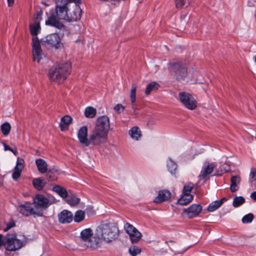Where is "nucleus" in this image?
Returning <instances> with one entry per match:
<instances>
[{"label":"nucleus","mask_w":256,"mask_h":256,"mask_svg":"<svg viewBox=\"0 0 256 256\" xmlns=\"http://www.w3.org/2000/svg\"><path fill=\"white\" fill-rule=\"evenodd\" d=\"M30 28L31 34L32 36H34V38L36 37V36L38 35L40 29L39 22H36L33 24H30Z\"/></svg>","instance_id":"33"},{"label":"nucleus","mask_w":256,"mask_h":256,"mask_svg":"<svg viewBox=\"0 0 256 256\" xmlns=\"http://www.w3.org/2000/svg\"><path fill=\"white\" fill-rule=\"evenodd\" d=\"M194 186V184L192 182H188V184H186L183 188L182 194H190V192L193 189Z\"/></svg>","instance_id":"36"},{"label":"nucleus","mask_w":256,"mask_h":256,"mask_svg":"<svg viewBox=\"0 0 256 256\" xmlns=\"http://www.w3.org/2000/svg\"><path fill=\"white\" fill-rule=\"evenodd\" d=\"M136 84H133L130 91V100L132 104V108L136 110Z\"/></svg>","instance_id":"19"},{"label":"nucleus","mask_w":256,"mask_h":256,"mask_svg":"<svg viewBox=\"0 0 256 256\" xmlns=\"http://www.w3.org/2000/svg\"><path fill=\"white\" fill-rule=\"evenodd\" d=\"M124 228L128 234L130 232H134V231L138 230L132 224L128 222L124 224Z\"/></svg>","instance_id":"38"},{"label":"nucleus","mask_w":256,"mask_h":256,"mask_svg":"<svg viewBox=\"0 0 256 256\" xmlns=\"http://www.w3.org/2000/svg\"><path fill=\"white\" fill-rule=\"evenodd\" d=\"M141 252L140 248L136 246H131L129 248V252L132 256H136Z\"/></svg>","instance_id":"39"},{"label":"nucleus","mask_w":256,"mask_h":256,"mask_svg":"<svg viewBox=\"0 0 256 256\" xmlns=\"http://www.w3.org/2000/svg\"><path fill=\"white\" fill-rule=\"evenodd\" d=\"M15 226V223L14 221L12 220V221H10L8 224H7V226H6V228H4V230L5 232L6 231H8V230H10V228H12V227H14V226Z\"/></svg>","instance_id":"44"},{"label":"nucleus","mask_w":256,"mask_h":256,"mask_svg":"<svg viewBox=\"0 0 256 256\" xmlns=\"http://www.w3.org/2000/svg\"><path fill=\"white\" fill-rule=\"evenodd\" d=\"M32 47L33 60L39 62L42 58V52L40 42L37 37L32 38Z\"/></svg>","instance_id":"11"},{"label":"nucleus","mask_w":256,"mask_h":256,"mask_svg":"<svg viewBox=\"0 0 256 256\" xmlns=\"http://www.w3.org/2000/svg\"><path fill=\"white\" fill-rule=\"evenodd\" d=\"M128 234L132 244L138 242L142 236V234L138 230L134 231V232H130Z\"/></svg>","instance_id":"28"},{"label":"nucleus","mask_w":256,"mask_h":256,"mask_svg":"<svg viewBox=\"0 0 256 256\" xmlns=\"http://www.w3.org/2000/svg\"><path fill=\"white\" fill-rule=\"evenodd\" d=\"M215 167L214 163H210L209 162L206 161L203 164L200 176L204 178L210 175L213 172Z\"/></svg>","instance_id":"15"},{"label":"nucleus","mask_w":256,"mask_h":256,"mask_svg":"<svg viewBox=\"0 0 256 256\" xmlns=\"http://www.w3.org/2000/svg\"><path fill=\"white\" fill-rule=\"evenodd\" d=\"M178 96L180 100L187 108L192 110L196 108L197 102L190 94L180 92Z\"/></svg>","instance_id":"8"},{"label":"nucleus","mask_w":256,"mask_h":256,"mask_svg":"<svg viewBox=\"0 0 256 256\" xmlns=\"http://www.w3.org/2000/svg\"><path fill=\"white\" fill-rule=\"evenodd\" d=\"M54 174L52 170H49L47 174V176L50 180H54L56 178L54 176Z\"/></svg>","instance_id":"43"},{"label":"nucleus","mask_w":256,"mask_h":256,"mask_svg":"<svg viewBox=\"0 0 256 256\" xmlns=\"http://www.w3.org/2000/svg\"><path fill=\"white\" fill-rule=\"evenodd\" d=\"M58 220L62 224L70 223L73 220V214L71 212L64 210L58 214Z\"/></svg>","instance_id":"14"},{"label":"nucleus","mask_w":256,"mask_h":256,"mask_svg":"<svg viewBox=\"0 0 256 256\" xmlns=\"http://www.w3.org/2000/svg\"><path fill=\"white\" fill-rule=\"evenodd\" d=\"M159 87V84L156 82H152L150 83L146 88L145 90L146 94H150L152 91L158 90Z\"/></svg>","instance_id":"30"},{"label":"nucleus","mask_w":256,"mask_h":256,"mask_svg":"<svg viewBox=\"0 0 256 256\" xmlns=\"http://www.w3.org/2000/svg\"><path fill=\"white\" fill-rule=\"evenodd\" d=\"M96 114V108L88 106L85 109L84 114L86 118H93Z\"/></svg>","instance_id":"32"},{"label":"nucleus","mask_w":256,"mask_h":256,"mask_svg":"<svg viewBox=\"0 0 256 256\" xmlns=\"http://www.w3.org/2000/svg\"><path fill=\"white\" fill-rule=\"evenodd\" d=\"M42 40L44 42L54 46L56 48H60L63 46V44L60 42L59 36L56 33L48 35Z\"/></svg>","instance_id":"12"},{"label":"nucleus","mask_w":256,"mask_h":256,"mask_svg":"<svg viewBox=\"0 0 256 256\" xmlns=\"http://www.w3.org/2000/svg\"><path fill=\"white\" fill-rule=\"evenodd\" d=\"M95 234L100 244L101 240L110 242L118 238V228L114 223H102L97 228Z\"/></svg>","instance_id":"3"},{"label":"nucleus","mask_w":256,"mask_h":256,"mask_svg":"<svg viewBox=\"0 0 256 256\" xmlns=\"http://www.w3.org/2000/svg\"><path fill=\"white\" fill-rule=\"evenodd\" d=\"M4 146L5 150H9L14 152L13 150L8 146L6 144H4Z\"/></svg>","instance_id":"45"},{"label":"nucleus","mask_w":256,"mask_h":256,"mask_svg":"<svg viewBox=\"0 0 256 256\" xmlns=\"http://www.w3.org/2000/svg\"><path fill=\"white\" fill-rule=\"evenodd\" d=\"M24 160L23 158H17L16 164L14 168V171L12 173V178L16 180L20 176L22 171L24 167Z\"/></svg>","instance_id":"16"},{"label":"nucleus","mask_w":256,"mask_h":256,"mask_svg":"<svg viewBox=\"0 0 256 256\" xmlns=\"http://www.w3.org/2000/svg\"><path fill=\"white\" fill-rule=\"evenodd\" d=\"M52 190L62 198H66L68 196L66 189L59 185L54 186Z\"/></svg>","instance_id":"23"},{"label":"nucleus","mask_w":256,"mask_h":256,"mask_svg":"<svg viewBox=\"0 0 256 256\" xmlns=\"http://www.w3.org/2000/svg\"><path fill=\"white\" fill-rule=\"evenodd\" d=\"M114 109L118 114H120L124 110V106L121 104H117L114 106Z\"/></svg>","instance_id":"41"},{"label":"nucleus","mask_w":256,"mask_h":256,"mask_svg":"<svg viewBox=\"0 0 256 256\" xmlns=\"http://www.w3.org/2000/svg\"><path fill=\"white\" fill-rule=\"evenodd\" d=\"M18 210L25 216L31 215L41 216L40 210L38 208H34L32 203L30 202H26L24 204L19 205Z\"/></svg>","instance_id":"7"},{"label":"nucleus","mask_w":256,"mask_h":256,"mask_svg":"<svg viewBox=\"0 0 256 256\" xmlns=\"http://www.w3.org/2000/svg\"><path fill=\"white\" fill-rule=\"evenodd\" d=\"M8 3V6H11L14 3V0H7Z\"/></svg>","instance_id":"47"},{"label":"nucleus","mask_w":256,"mask_h":256,"mask_svg":"<svg viewBox=\"0 0 256 256\" xmlns=\"http://www.w3.org/2000/svg\"><path fill=\"white\" fill-rule=\"evenodd\" d=\"M110 128L109 118L102 116L98 118L96 125L88 137V128L86 126L81 127L78 133V140L81 144L88 146H100L106 142Z\"/></svg>","instance_id":"2"},{"label":"nucleus","mask_w":256,"mask_h":256,"mask_svg":"<svg viewBox=\"0 0 256 256\" xmlns=\"http://www.w3.org/2000/svg\"><path fill=\"white\" fill-rule=\"evenodd\" d=\"M2 236H0V245L2 244Z\"/></svg>","instance_id":"48"},{"label":"nucleus","mask_w":256,"mask_h":256,"mask_svg":"<svg viewBox=\"0 0 256 256\" xmlns=\"http://www.w3.org/2000/svg\"><path fill=\"white\" fill-rule=\"evenodd\" d=\"M66 200L71 206H75L80 202V199L74 195L68 196Z\"/></svg>","instance_id":"29"},{"label":"nucleus","mask_w":256,"mask_h":256,"mask_svg":"<svg viewBox=\"0 0 256 256\" xmlns=\"http://www.w3.org/2000/svg\"><path fill=\"white\" fill-rule=\"evenodd\" d=\"M244 202L245 198L243 196H236L234 198L232 205L234 207L237 208L242 205Z\"/></svg>","instance_id":"34"},{"label":"nucleus","mask_w":256,"mask_h":256,"mask_svg":"<svg viewBox=\"0 0 256 256\" xmlns=\"http://www.w3.org/2000/svg\"><path fill=\"white\" fill-rule=\"evenodd\" d=\"M1 130L2 134L4 136H7L9 134L10 129L11 126L8 122H5L1 126Z\"/></svg>","instance_id":"35"},{"label":"nucleus","mask_w":256,"mask_h":256,"mask_svg":"<svg viewBox=\"0 0 256 256\" xmlns=\"http://www.w3.org/2000/svg\"><path fill=\"white\" fill-rule=\"evenodd\" d=\"M167 167L172 174H175L177 170V164L170 158L167 161Z\"/></svg>","instance_id":"27"},{"label":"nucleus","mask_w":256,"mask_h":256,"mask_svg":"<svg viewBox=\"0 0 256 256\" xmlns=\"http://www.w3.org/2000/svg\"><path fill=\"white\" fill-rule=\"evenodd\" d=\"M226 200V198H224L220 200H216L211 202L208 206L207 210L210 212H212L218 209Z\"/></svg>","instance_id":"18"},{"label":"nucleus","mask_w":256,"mask_h":256,"mask_svg":"<svg viewBox=\"0 0 256 256\" xmlns=\"http://www.w3.org/2000/svg\"><path fill=\"white\" fill-rule=\"evenodd\" d=\"M72 0H54L55 10L50 12V16L45 22L46 25L56 28L62 35L67 33L68 30L61 20L76 21L81 17L82 10L80 6Z\"/></svg>","instance_id":"1"},{"label":"nucleus","mask_w":256,"mask_h":256,"mask_svg":"<svg viewBox=\"0 0 256 256\" xmlns=\"http://www.w3.org/2000/svg\"><path fill=\"white\" fill-rule=\"evenodd\" d=\"M71 64L70 62L54 66L50 70L49 78L53 81L66 80L70 74Z\"/></svg>","instance_id":"4"},{"label":"nucleus","mask_w":256,"mask_h":256,"mask_svg":"<svg viewBox=\"0 0 256 256\" xmlns=\"http://www.w3.org/2000/svg\"><path fill=\"white\" fill-rule=\"evenodd\" d=\"M92 229L86 228L81 232L80 238L86 246L95 248L100 246V242L96 236H92Z\"/></svg>","instance_id":"5"},{"label":"nucleus","mask_w":256,"mask_h":256,"mask_svg":"<svg viewBox=\"0 0 256 256\" xmlns=\"http://www.w3.org/2000/svg\"><path fill=\"white\" fill-rule=\"evenodd\" d=\"M170 192L166 190H162L158 192V196L154 202L155 203H161L168 200L170 198Z\"/></svg>","instance_id":"17"},{"label":"nucleus","mask_w":256,"mask_h":256,"mask_svg":"<svg viewBox=\"0 0 256 256\" xmlns=\"http://www.w3.org/2000/svg\"><path fill=\"white\" fill-rule=\"evenodd\" d=\"M202 210V206L199 204H193L189 208L183 210L182 214L189 218L198 216Z\"/></svg>","instance_id":"13"},{"label":"nucleus","mask_w":256,"mask_h":256,"mask_svg":"<svg viewBox=\"0 0 256 256\" xmlns=\"http://www.w3.org/2000/svg\"><path fill=\"white\" fill-rule=\"evenodd\" d=\"M34 208H38L41 212V216H42L43 210L49 206L48 200L42 194H36L32 202Z\"/></svg>","instance_id":"10"},{"label":"nucleus","mask_w":256,"mask_h":256,"mask_svg":"<svg viewBox=\"0 0 256 256\" xmlns=\"http://www.w3.org/2000/svg\"><path fill=\"white\" fill-rule=\"evenodd\" d=\"M36 164L38 170L42 174L46 173L48 170V164L45 160L42 158L37 159Z\"/></svg>","instance_id":"20"},{"label":"nucleus","mask_w":256,"mask_h":256,"mask_svg":"<svg viewBox=\"0 0 256 256\" xmlns=\"http://www.w3.org/2000/svg\"><path fill=\"white\" fill-rule=\"evenodd\" d=\"M4 242L6 249L9 251H15L22 246V242L12 235L6 236L4 240Z\"/></svg>","instance_id":"9"},{"label":"nucleus","mask_w":256,"mask_h":256,"mask_svg":"<svg viewBox=\"0 0 256 256\" xmlns=\"http://www.w3.org/2000/svg\"><path fill=\"white\" fill-rule=\"evenodd\" d=\"M250 198L254 200H256V191L252 192L250 194Z\"/></svg>","instance_id":"46"},{"label":"nucleus","mask_w":256,"mask_h":256,"mask_svg":"<svg viewBox=\"0 0 256 256\" xmlns=\"http://www.w3.org/2000/svg\"><path fill=\"white\" fill-rule=\"evenodd\" d=\"M32 184L34 187L38 190H41L46 185V182L41 178H34L32 180Z\"/></svg>","instance_id":"25"},{"label":"nucleus","mask_w":256,"mask_h":256,"mask_svg":"<svg viewBox=\"0 0 256 256\" xmlns=\"http://www.w3.org/2000/svg\"><path fill=\"white\" fill-rule=\"evenodd\" d=\"M129 134L130 136L136 140H138L140 138L141 132L138 126H134L129 130Z\"/></svg>","instance_id":"24"},{"label":"nucleus","mask_w":256,"mask_h":256,"mask_svg":"<svg viewBox=\"0 0 256 256\" xmlns=\"http://www.w3.org/2000/svg\"><path fill=\"white\" fill-rule=\"evenodd\" d=\"M176 6L177 8H181L184 6L186 0H174Z\"/></svg>","instance_id":"42"},{"label":"nucleus","mask_w":256,"mask_h":256,"mask_svg":"<svg viewBox=\"0 0 256 256\" xmlns=\"http://www.w3.org/2000/svg\"><path fill=\"white\" fill-rule=\"evenodd\" d=\"M85 217V212L82 210H78L73 216L75 222H80L83 220Z\"/></svg>","instance_id":"31"},{"label":"nucleus","mask_w":256,"mask_h":256,"mask_svg":"<svg viewBox=\"0 0 256 256\" xmlns=\"http://www.w3.org/2000/svg\"><path fill=\"white\" fill-rule=\"evenodd\" d=\"M254 218V214L252 213H249L244 216L242 220L244 224H248L251 222L253 220Z\"/></svg>","instance_id":"37"},{"label":"nucleus","mask_w":256,"mask_h":256,"mask_svg":"<svg viewBox=\"0 0 256 256\" xmlns=\"http://www.w3.org/2000/svg\"><path fill=\"white\" fill-rule=\"evenodd\" d=\"M240 178L238 176H233L231 178V184L230 186V190L232 192H235L238 190V188L236 186L239 184L240 182Z\"/></svg>","instance_id":"22"},{"label":"nucleus","mask_w":256,"mask_h":256,"mask_svg":"<svg viewBox=\"0 0 256 256\" xmlns=\"http://www.w3.org/2000/svg\"><path fill=\"white\" fill-rule=\"evenodd\" d=\"M72 122V118L69 116H65L61 118V122L60 127L62 130H64V128L68 127Z\"/></svg>","instance_id":"26"},{"label":"nucleus","mask_w":256,"mask_h":256,"mask_svg":"<svg viewBox=\"0 0 256 256\" xmlns=\"http://www.w3.org/2000/svg\"><path fill=\"white\" fill-rule=\"evenodd\" d=\"M250 180L251 182L256 181V168H251L250 174Z\"/></svg>","instance_id":"40"},{"label":"nucleus","mask_w":256,"mask_h":256,"mask_svg":"<svg viewBox=\"0 0 256 256\" xmlns=\"http://www.w3.org/2000/svg\"><path fill=\"white\" fill-rule=\"evenodd\" d=\"M255 62H256V56H255Z\"/></svg>","instance_id":"49"},{"label":"nucleus","mask_w":256,"mask_h":256,"mask_svg":"<svg viewBox=\"0 0 256 256\" xmlns=\"http://www.w3.org/2000/svg\"><path fill=\"white\" fill-rule=\"evenodd\" d=\"M193 198L194 196L192 194H182V196L179 198L178 202L180 205L186 206L190 203Z\"/></svg>","instance_id":"21"},{"label":"nucleus","mask_w":256,"mask_h":256,"mask_svg":"<svg viewBox=\"0 0 256 256\" xmlns=\"http://www.w3.org/2000/svg\"><path fill=\"white\" fill-rule=\"evenodd\" d=\"M170 68L174 78L178 80H183L187 76V68L182 62L172 64Z\"/></svg>","instance_id":"6"}]
</instances>
